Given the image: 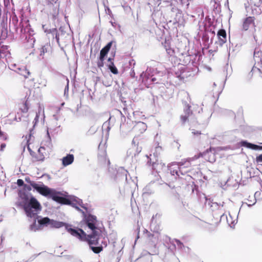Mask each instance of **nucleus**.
Wrapping results in <instances>:
<instances>
[{
  "label": "nucleus",
  "instance_id": "21",
  "mask_svg": "<svg viewBox=\"0 0 262 262\" xmlns=\"http://www.w3.org/2000/svg\"><path fill=\"white\" fill-rule=\"evenodd\" d=\"M49 48V46L47 45L42 46L40 49V56H42L44 55V54L47 52L48 49Z\"/></svg>",
  "mask_w": 262,
  "mask_h": 262
},
{
  "label": "nucleus",
  "instance_id": "22",
  "mask_svg": "<svg viewBox=\"0 0 262 262\" xmlns=\"http://www.w3.org/2000/svg\"><path fill=\"white\" fill-rule=\"evenodd\" d=\"M47 135L48 136V140L46 141V143H47L46 145L50 147L52 145H51V137L50 136V134H49V129H47Z\"/></svg>",
  "mask_w": 262,
  "mask_h": 262
},
{
  "label": "nucleus",
  "instance_id": "18",
  "mask_svg": "<svg viewBox=\"0 0 262 262\" xmlns=\"http://www.w3.org/2000/svg\"><path fill=\"white\" fill-rule=\"evenodd\" d=\"M45 32L47 33H50L53 34V35H55V38L57 42H59V35L57 33V30L56 29H52V30H50L49 31H47L46 30H45Z\"/></svg>",
  "mask_w": 262,
  "mask_h": 262
},
{
  "label": "nucleus",
  "instance_id": "15",
  "mask_svg": "<svg viewBox=\"0 0 262 262\" xmlns=\"http://www.w3.org/2000/svg\"><path fill=\"white\" fill-rule=\"evenodd\" d=\"M159 227L156 228H155L154 229V232L155 233L154 234H149L148 237H150L151 236L153 238V239L152 240V242L154 244V245L156 246V243L158 242L159 237V233H158Z\"/></svg>",
  "mask_w": 262,
  "mask_h": 262
},
{
  "label": "nucleus",
  "instance_id": "12",
  "mask_svg": "<svg viewBox=\"0 0 262 262\" xmlns=\"http://www.w3.org/2000/svg\"><path fill=\"white\" fill-rule=\"evenodd\" d=\"M74 160V157L73 154H68L62 159V164L63 166H67L71 164Z\"/></svg>",
  "mask_w": 262,
  "mask_h": 262
},
{
  "label": "nucleus",
  "instance_id": "2",
  "mask_svg": "<svg viewBox=\"0 0 262 262\" xmlns=\"http://www.w3.org/2000/svg\"><path fill=\"white\" fill-rule=\"evenodd\" d=\"M19 197L20 199L16 203V205L22 207L27 217L33 219V223L35 222L36 224L39 218H42L38 215L41 209L40 203L34 197L25 192L20 193Z\"/></svg>",
  "mask_w": 262,
  "mask_h": 262
},
{
  "label": "nucleus",
  "instance_id": "36",
  "mask_svg": "<svg viewBox=\"0 0 262 262\" xmlns=\"http://www.w3.org/2000/svg\"><path fill=\"white\" fill-rule=\"evenodd\" d=\"M184 95L188 99H190V97H189V95L188 93L187 92H185L184 93Z\"/></svg>",
  "mask_w": 262,
  "mask_h": 262
},
{
  "label": "nucleus",
  "instance_id": "20",
  "mask_svg": "<svg viewBox=\"0 0 262 262\" xmlns=\"http://www.w3.org/2000/svg\"><path fill=\"white\" fill-rule=\"evenodd\" d=\"M108 51L102 48L100 52L99 58L103 59L105 58V57L107 54Z\"/></svg>",
  "mask_w": 262,
  "mask_h": 262
},
{
  "label": "nucleus",
  "instance_id": "8",
  "mask_svg": "<svg viewBox=\"0 0 262 262\" xmlns=\"http://www.w3.org/2000/svg\"><path fill=\"white\" fill-rule=\"evenodd\" d=\"M151 69L147 68L145 72H143L140 75L139 80H141L142 82L145 83L151 84V82H154L156 81L155 77H152L150 75Z\"/></svg>",
  "mask_w": 262,
  "mask_h": 262
},
{
  "label": "nucleus",
  "instance_id": "25",
  "mask_svg": "<svg viewBox=\"0 0 262 262\" xmlns=\"http://www.w3.org/2000/svg\"><path fill=\"white\" fill-rule=\"evenodd\" d=\"M112 41H111V42H109L104 47H103V48L107 50V51H110L111 47H112Z\"/></svg>",
  "mask_w": 262,
  "mask_h": 262
},
{
  "label": "nucleus",
  "instance_id": "1",
  "mask_svg": "<svg viewBox=\"0 0 262 262\" xmlns=\"http://www.w3.org/2000/svg\"><path fill=\"white\" fill-rule=\"evenodd\" d=\"M86 226L92 230V233L87 235L81 229L73 228L71 226L62 222H59L50 219L48 217L39 218L38 224L35 222L30 225L29 229L31 231L36 232L41 229L44 226L50 225L51 227L59 228L64 226L67 231L71 235L76 237L80 241L90 239V244L96 243L95 239H92L95 235L100 233V231L95 227V223L96 221V216L92 214H89L85 217Z\"/></svg>",
  "mask_w": 262,
  "mask_h": 262
},
{
  "label": "nucleus",
  "instance_id": "33",
  "mask_svg": "<svg viewBox=\"0 0 262 262\" xmlns=\"http://www.w3.org/2000/svg\"><path fill=\"white\" fill-rule=\"evenodd\" d=\"M15 67H16V64H12L10 66V69H11L12 70H14L15 71H16L17 69H14V68Z\"/></svg>",
  "mask_w": 262,
  "mask_h": 262
},
{
  "label": "nucleus",
  "instance_id": "35",
  "mask_svg": "<svg viewBox=\"0 0 262 262\" xmlns=\"http://www.w3.org/2000/svg\"><path fill=\"white\" fill-rule=\"evenodd\" d=\"M68 90H69V81L68 80L67 85L64 89V94H66V92L68 91Z\"/></svg>",
  "mask_w": 262,
  "mask_h": 262
},
{
  "label": "nucleus",
  "instance_id": "27",
  "mask_svg": "<svg viewBox=\"0 0 262 262\" xmlns=\"http://www.w3.org/2000/svg\"><path fill=\"white\" fill-rule=\"evenodd\" d=\"M28 109H29V107H28L27 105V103H25L24 104V108H22V112L23 113H27L28 111Z\"/></svg>",
  "mask_w": 262,
  "mask_h": 262
},
{
  "label": "nucleus",
  "instance_id": "7",
  "mask_svg": "<svg viewBox=\"0 0 262 262\" xmlns=\"http://www.w3.org/2000/svg\"><path fill=\"white\" fill-rule=\"evenodd\" d=\"M183 104L184 115L181 116V121L182 123H185L187 120H189L193 113L190 110L191 106L186 101H183Z\"/></svg>",
  "mask_w": 262,
  "mask_h": 262
},
{
  "label": "nucleus",
  "instance_id": "11",
  "mask_svg": "<svg viewBox=\"0 0 262 262\" xmlns=\"http://www.w3.org/2000/svg\"><path fill=\"white\" fill-rule=\"evenodd\" d=\"M254 17L249 16L247 17L243 22V30L247 31L249 28V27L251 25H253L254 27H255L254 22Z\"/></svg>",
  "mask_w": 262,
  "mask_h": 262
},
{
  "label": "nucleus",
  "instance_id": "51",
  "mask_svg": "<svg viewBox=\"0 0 262 262\" xmlns=\"http://www.w3.org/2000/svg\"><path fill=\"white\" fill-rule=\"evenodd\" d=\"M213 86H216V84L215 82L213 83Z\"/></svg>",
  "mask_w": 262,
  "mask_h": 262
},
{
  "label": "nucleus",
  "instance_id": "48",
  "mask_svg": "<svg viewBox=\"0 0 262 262\" xmlns=\"http://www.w3.org/2000/svg\"><path fill=\"white\" fill-rule=\"evenodd\" d=\"M259 234H262V230L259 231Z\"/></svg>",
  "mask_w": 262,
  "mask_h": 262
},
{
  "label": "nucleus",
  "instance_id": "45",
  "mask_svg": "<svg viewBox=\"0 0 262 262\" xmlns=\"http://www.w3.org/2000/svg\"><path fill=\"white\" fill-rule=\"evenodd\" d=\"M235 221H231V224H233V225H234V224H235Z\"/></svg>",
  "mask_w": 262,
  "mask_h": 262
},
{
  "label": "nucleus",
  "instance_id": "50",
  "mask_svg": "<svg viewBox=\"0 0 262 262\" xmlns=\"http://www.w3.org/2000/svg\"><path fill=\"white\" fill-rule=\"evenodd\" d=\"M132 61H133V62H134L133 64H134V66H135V62L134 61V60H132Z\"/></svg>",
  "mask_w": 262,
  "mask_h": 262
},
{
  "label": "nucleus",
  "instance_id": "47",
  "mask_svg": "<svg viewBox=\"0 0 262 262\" xmlns=\"http://www.w3.org/2000/svg\"><path fill=\"white\" fill-rule=\"evenodd\" d=\"M152 226H153V223L152 222L151 225H150V227H151V228H152Z\"/></svg>",
  "mask_w": 262,
  "mask_h": 262
},
{
  "label": "nucleus",
  "instance_id": "17",
  "mask_svg": "<svg viewBox=\"0 0 262 262\" xmlns=\"http://www.w3.org/2000/svg\"><path fill=\"white\" fill-rule=\"evenodd\" d=\"M117 111H118V112L119 113V114L121 115V123H120V128H121V129H122V130H125V129H127V128H126V126H127V124H125V123H122V122H123V121H125V120H126L125 117L122 115V113H121V111H119V110H118Z\"/></svg>",
  "mask_w": 262,
  "mask_h": 262
},
{
  "label": "nucleus",
  "instance_id": "42",
  "mask_svg": "<svg viewBox=\"0 0 262 262\" xmlns=\"http://www.w3.org/2000/svg\"><path fill=\"white\" fill-rule=\"evenodd\" d=\"M112 60V58H111V57L108 58V61L110 62V63H111V62H113Z\"/></svg>",
  "mask_w": 262,
  "mask_h": 262
},
{
  "label": "nucleus",
  "instance_id": "4",
  "mask_svg": "<svg viewBox=\"0 0 262 262\" xmlns=\"http://www.w3.org/2000/svg\"><path fill=\"white\" fill-rule=\"evenodd\" d=\"M191 158L187 160H182L178 163H172L167 166L168 172L174 177V178L180 177V173L183 175L186 171H183L184 168H187L190 166V161H192Z\"/></svg>",
  "mask_w": 262,
  "mask_h": 262
},
{
  "label": "nucleus",
  "instance_id": "34",
  "mask_svg": "<svg viewBox=\"0 0 262 262\" xmlns=\"http://www.w3.org/2000/svg\"><path fill=\"white\" fill-rule=\"evenodd\" d=\"M5 147H6V144L5 143L1 144V150L3 151Z\"/></svg>",
  "mask_w": 262,
  "mask_h": 262
},
{
  "label": "nucleus",
  "instance_id": "44",
  "mask_svg": "<svg viewBox=\"0 0 262 262\" xmlns=\"http://www.w3.org/2000/svg\"><path fill=\"white\" fill-rule=\"evenodd\" d=\"M258 53H256L255 52L254 53V57H256V54H258Z\"/></svg>",
  "mask_w": 262,
  "mask_h": 262
},
{
  "label": "nucleus",
  "instance_id": "30",
  "mask_svg": "<svg viewBox=\"0 0 262 262\" xmlns=\"http://www.w3.org/2000/svg\"><path fill=\"white\" fill-rule=\"evenodd\" d=\"M135 71L133 69H132L130 72V76L132 77V78H135L136 76H135Z\"/></svg>",
  "mask_w": 262,
  "mask_h": 262
},
{
  "label": "nucleus",
  "instance_id": "29",
  "mask_svg": "<svg viewBox=\"0 0 262 262\" xmlns=\"http://www.w3.org/2000/svg\"><path fill=\"white\" fill-rule=\"evenodd\" d=\"M32 186L30 185H26V184H25L24 185V188L26 190H28V191H30L32 189Z\"/></svg>",
  "mask_w": 262,
  "mask_h": 262
},
{
  "label": "nucleus",
  "instance_id": "24",
  "mask_svg": "<svg viewBox=\"0 0 262 262\" xmlns=\"http://www.w3.org/2000/svg\"><path fill=\"white\" fill-rule=\"evenodd\" d=\"M39 116V113H36V116L33 121V123H34L33 127H34L36 125V124H37V123L38 122Z\"/></svg>",
  "mask_w": 262,
  "mask_h": 262
},
{
  "label": "nucleus",
  "instance_id": "46",
  "mask_svg": "<svg viewBox=\"0 0 262 262\" xmlns=\"http://www.w3.org/2000/svg\"><path fill=\"white\" fill-rule=\"evenodd\" d=\"M110 23H111V25H112V26H114V24H115V23H113L112 21H110Z\"/></svg>",
  "mask_w": 262,
  "mask_h": 262
},
{
  "label": "nucleus",
  "instance_id": "52",
  "mask_svg": "<svg viewBox=\"0 0 262 262\" xmlns=\"http://www.w3.org/2000/svg\"><path fill=\"white\" fill-rule=\"evenodd\" d=\"M28 149H29V150H31V149H30V147H29V146H28Z\"/></svg>",
  "mask_w": 262,
  "mask_h": 262
},
{
  "label": "nucleus",
  "instance_id": "9",
  "mask_svg": "<svg viewBox=\"0 0 262 262\" xmlns=\"http://www.w3.org/2000/svg\"><path fill=\"white\" fill-rule=\"evenodd\" d=\"M128 172L123 167H119L116 172L115 177H114V180L116 182L120 181H123L127 180V174Z\"/></svg>",
  "mask_w": 262,
  "mask_h": 262
},
{
  "label": "nucleus",
  "instance_id": "39",
  "mask_svg": "<svg viewBox=\"0 0 262 262\" xmlns=\"http://www.w3.org/2000/svg\"><path fill=\"white\" fill-rule=\"evenodd\" d=\"M230 219H231V216L230 215L229 217H227V221L229 224V222L230 221Z\"/></svg>",
  "mask_w": 262,
  "mask_h": 262
},
{
  "label": "nucleus",
  "instance_id": "26",
  "mask_svg": "<svg viewBox=\"0 0 262 262\" xmlns=\"http://www.w3.org/2000/svg\"><path fill=\"white\" fill-rule=\"evenodd\" d=\"M17 184L18 186H24V182L21 179H18L17 181Z\"/></svg>",
  "mask_w": 262,
  "mask_h": 262
},
{
  "label": "nucleus",
  "instance_id": "10",
  "mask_svg": "<svg viewBox=\"0 0 262 262\" xmlns=\"http://www.w3.org/2000/svg\"><path fill=\"white\" fill-rule=\"evenodd\" d=\"M241 145L242 146L246 147L247 148L255 150H261L262 146L254 144L251 143H249L247 141H242L241 142Z\"/></svg>",
  "mask_w": 262,
  "mask_h": 262
},
{
  "label": "nucleus",
  "instance_id": "5",
  "mask_svg": "<svg viewBox=\"0 0 262 262\" xmlns=\"http://www.w3.org/2000/svg\"><path fill=\"white\" fill-rule=\"evenodd\" d=\"M25 181L29 183L32 187L34 190H36L41 195L46 197L49 198L50 194L53 191L52 188H50L47 186H46L42 182H39L36 183L34 181H31L29 177L25 178Z\"/></svg>",
  "mask_w": 262,
  "mask_h": 262
},
{
  "label": "nucleus",
  "instance_id": "13",
  "mask_svg": "<svg viewBox=\"0 0 262 262\" xmlns=\"http://www.w3.org/2000/svg\"><path fill=\"white\" fill-rule=\"evenodd\" d=\"M219 44L222 46L226 41V32L225 30L221 29L217 32Z\"/></svg>",
  "mask_w": 262,
  "mask_h": 262
},
{
  "label": "nucleus",
  "instance_id": "23",
  "mask_svg": "<svg viewBox=\"0 0 262 262\" xmlns=\"http://www.w3.org/2000/svg\"><path fill=\"white\" fill-rule=\"evenodd\" d=\"M104 60V59H101L99 58V61L97 62V66H98V68H101L103 67V65H104V63H103Z\"/></svg>",
  "mask_w": 262,
  "mask_h": 262
},
{
  "label": "nucleus",
  "instance_id": "16",
  "mask_svg": "<svg viewBox=\"0 0 262 262\" xmlns=\"http://www.w3.org/2000/svg\"><path fill=\"white\" fill-rule=\"evenodd\" d=\"M135 128L139 129L141 133L144 132L147 129V125L143 122L139 121L134 126Z\"/></svg>",
  "mask_w": 262,
  "mask_h": 262
},
{
  "label": "nucleus",
  "instance_id": "37",
  "mask_svg": "<svg viewBox=\"0 0 262 262\" xmlns=\"http://www.w3.org/2000/svg\"><path fill=\"white\" fill-rule=\"evenodd\" d=\"M160 150H161V147L160 146H158L156 147V151H159Z\"/></svg>",
  "mask_w": 262,
  "mask_h": 262
},
{
  "label": "nucleus",
  "instance_id": "38",
  "mask_svg": "<svg viewBox=\"0 0 262 262\" xmlns=\"http://www.w3.org/2000/svg\"><path fill=\"white\" fill-rule=\"evenodd\" d=\"M34 133H33V129H31L30 130V134H29V136L31 137L32 136V134H33Z\"/></svg>",
  "mask_w": 262,
  "mask_h": 262
},
{
  "label": "nucleus",
  "instance_id": "41",
  "mask_svg": "<svg viewBox=\"0 0 262 262\" xmlns=\"http://www.w3.org/2000/svg\"><path fill=\"white\" fill-rule=\"evenodd\" d=\"M131 152H132V149H129L128 150H127V155H129H129H130V154H131Z\"/></svg>",
  "mask_w": 262,
  "mask_h": 262
},
{
  "label": "nucleus",
  "instance_id": "14",
  "mask_svg": "<svg viewBox=\"0 0 262 262\" xmlns=\"http://www.w3.org/2000/svg\"><path fill=\"white\" fill-rule=\"evenodd\" d=\"M16 72L25 78L28 77V76L30 74V72L24 66L17 68Z\"/></svg>",
  "mask_w": 262,
  "mask_h": 262
},
{
  "label": "nucleus",
  "instance_id": "32",
  "mask_svg": "<svg viewBox=\"0 0 262 262\" xmlns=\"http://www.w3.org/2000/svg\"><path fill=\"white\" fill-rule=\"evenodd\" d=\"M176 242L177 245L180 248H181V246L183 245L182 243L178 239H176Z\"/></svg>",
  "mask_w": 262,
  "mask_h": 262
},
{
  "label": "nucleus",
  "instance_id": "6",
  "mask_svg": "<svg viewBox=\"0 0 262 262\" xmlns=\"http://www.w3.org/2000/svg\"><path fill=\"white\" fill-rule=\"evenodd\" d=\"M96 222H97V221ZM96 222H95V227L96 229H98L100 230V233L98 235H95L93 237H92V239H94V240L95 239L96 240L95 242H96V243L90 244V239H87V240H85L83 241L88 242L90 249L95 253L98 254V253H99L101 251H102L103 247H106L107 243L106 240H105V239H103L104 240L101 242V245H99V236L101 235L102 231L100 228H98L96 226Z\"/></svg>",
  "mask_w": 262,
  "mask_h": 262
},
{
  "label": "nucleus",
  "instance_id": "3",
  "mask_svg": "<svg viewBox=\"0 0 262 262\" xmlns=\"http://www.w3.org/2000/svg\"><path fill=\"white\" fill-rule=\"evenodd\" d=\"M52 190L49 198H51L53 200L62 204L71 205L78 211L81 210L79 206L83 207L81 205L82 200L78 198L75 196H66L61 192L57 191L54 189Z\"/></svg>",
  "mask_w": 262,
  "mask_h": 262
},
{
  "label": "nucleus",
  "instance_id": "19",
  "mask_svg": "<svg viewBox=\"0 0 262 262\" xmlns=\"http://www.w3.org/2000/svg\"><path fill=\"white\" fill-rule=\"evenodd\" d=\"M108 69L111 71V72L114 74H117L118 73V70L117 68L115 66L113 62H111V63H110L108 65Z\"/></svg>",
  "mask_w": 262,
  "mask_h": 262
},
{
  "label": "nucleus",
  "instance_id": "31",
  "mask_svg": "<svg viewBox=\"0 0 262 262\" xmlns=\"http://www.w3.org/2000/svg\"><path fill=\"white\" fill-rule=\"evenodd\" d=\"M192 134H193L194 135H199L201 134V132L198 130H195L194 129L192 130Z\"/></svg>",
  "mask_w": 262,
  "mask_h": 262
},
{
  "label": "nucleus",
  "instance_id": "49",
  "mask_svg": "<svg viewBox=\"0 0 262 262\" xmlns=\"http://www.w3.org/2000/svg\"><path fill=\"white\" fill-rule=\"evenodd\" d=\"M214 161H215V160H214V159H213L212 161H211V160H210V161H210V162H214Z\"/></svg>",
  "mask_w": 262,
  "mask_h": 262
},
{
  "label": "nucleus",
  "instance_id": "43",
  "mask_svg": "<svg viewBox=\"0 0 262 262\" xmlns=\"http://www.w3.org/2000/svg\"><path fill=\"white\" fill-rule=\"evenodd\" d=\"M166 50H167V53L169 54H170V52H171V50H170V49H168V50L166 49Z\"/></svg>",
  "mask_w": 262,
  "mask_h": 262
},
{
  "label": "nucleus",
  "instance_id": "28",
  "mask_svg": "<svg viewBox=\"0 0 262 262\" xmlns=\"http://www.w3.org/2000/svg\"><path fill=\"white\" fill-rule=\"evenodd\" d=\"M256 161L257 163L262 162V154L259 155L256 157Z\"/></svg>",
  "mask_w": 262,
  "mask_h": 262
},
{
  "label": "nucleus",
  "instance_id": "40",
  "mask_svg": "<svg viewBox=\"0 0 262 262\" xmlns=\"http://www.w3.org/2000/svg\"><path fill=\"white\" fill-rule=\"evenodd\" d=\"M42 149H45V148L43 147H40L38 149V151L40 152Z\"/></svg>",
  "mask_w": 262,
  "mask_h": 262
}]
</instances>
